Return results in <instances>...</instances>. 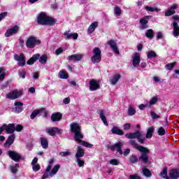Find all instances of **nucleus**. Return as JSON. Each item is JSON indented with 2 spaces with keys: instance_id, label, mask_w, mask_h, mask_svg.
Instances as JSON below:
<instances>
[{
  "instance_id": "nucleus-1",
  "label": "nucleus",
  "mask_w": 179,
  "mask_h": 179,
  "mask_svg": "<svg viewBox=\"0 0 179 179\" xmlns=\"http://www.w3.org/2000/svg\"><path fill=\"white\" fill-rule=\"evenodd\" d=\"M54 162H55V159L52 158L49 160V164L48 167L46 168L45 173L43 174L42 179H47L49 177H54L57 173H58V170H59L61 165L56 164L52 168V164H54ZM52 168V171L50 172V170Z\"/></svg>"
},
{
  "instance_id": "nucleus-2",
  "label": "nucleus",
  "mask_w": 179,
  "mask_h": 179,
  "mask_svg": "<svg viewBox=\"0 0 179 179\" xmlns=\"http://www.w3.org/2000/svg\"><path fill=\"white\" fill-rule=\"evenodd\" d=\"M125 145L124 141H119L118 143H115L114 145H108V149H110V150H117L120 155H124V156H128L131 152V150L127 148L122 152V146Z\"/></svg>"
},
{
  "instance_id": "nucleus-3",
  "label": "nucleus",
  "mask_w": 179,
  "mask_h": 179,
  "mask_svg": "<svg viewBox=\"0 0 179 179\" xmlns=\"http://www.w3.org/2000/svg\"><path fill=\"white\" fill-rule=\"evenodd\" d=\"M38 23L40 24H45L48 26H52L55 24V20L51 17L47 16L44 13H41L38 15Z\"/></svg>"
},
{
  "instance_id": "nucleus-4",
  "label": "nucleus",
  "mask_w": 179,
  "mask_h": 179,
  "mask_svg": "<svg viewBox=\"0 0 179 179\" xmlns=\"http://www.w3.org/2000/svg\"><path fill=\"white\" fill-rule=\"evenodd\" d=\"M125 137L127 138V139H137L139 143H145V134L139 130L134 133L126 134Z\"/></svg>"
},
{
  "instance_id": "nucleus-5",
  "label": "nucleus",
  "mask_w": 179,
  "mask_h": 179,
  "mask_svg": "<svg viewBox=\"0 0 179 179\" xmlns=\"http://www.w3.org/2000/svg\"><path fill=\"white\" fill-rule=\"evenodd\" d=\"M83 134H82V131H78L77 133H75L74 141L77 142L78 145H82L85 148H93V144H90L86 141H83Z\"/></svg>"
},
{
  "instance_id": "nucleus-6",
  "label": "nucleus",
  "mask_w": 179,
  "mask_h": 179,
  "mask_svg": "<svg viewBox=\"0 0 179 179\" xmlns=\"http://www.w3.org/2000/svg\"><path fill=\"white\" fill-rule=\"evenodd\" d=\"M138 151L141 153V155L138 158L139 162H142L143 163H148V162H149L148 155L150 153V150L146 147H140Z\"/></svg>"
},
{
  "instance_id": "nucleus-7",
  "label": "nucleus",
  "mask_w": 179,
  "mask_h": 179,
  "mask_svg": "<svg viewBox=\"0 0 179 179\" xmlns=\"http://www.w3.org/2000/svg\"><path fill=\"white\" fill-rule=\"evenodd\" d=\"M41 44V41L35 36H29L26 41V46L27 48H34L36 45Z\"/></svg>"
},
{
  "instance_id": "nucleus-8",
  "label": "nucleus",
  "mask_w": 179,
  "mask_h": 179,
  "mask_svg": "<svg viewBox=\"0 0 179 179\" xmlns=\"http://www.w3.org/2000/svg\"><path fill=\"white\" fill-rule=\"evenodd\" d=\"M8 156L13 160L14 162H20L22 160V155L19 154V152L15 151V150H9L7 152Z\"/></svg>"
},
{
  "instance_id": "nucleus-9",
  "label": "nucleus",
  "mask_w": 179,
  "mask_h": 179,
  "mask_svg": "<svg viewBox=\"0 0 179 179\" xmlns=\"http://www.w3.org/2000/svg\"><path fill=\"white\" fill-rule=\"evenodd\" d=\"M14 59L17 61V64L20 66H24L26 65V59L24 57V55L23 54H20V55H14Z\"/></svg>"
},
{
  "instance_id": "nucleus-10",
  "label": "nucleus",
  "mask_w": 179,
  "mask_h": 179,
  "mask_svg": "<svg viewBox=\"0 0 179 179\" xmlns=\"http://www.w3.org/2000/svg\"><path fill=\"white\" fill-rule=\"evenodd\" d=\"M19 25H15L8 29L5 34L6 37H10V36H13V34H17V33H19Z\"/></svg>"
},
{
  "instance_id": "nucleus-11",
  "label": "nucleus",
  "mask_w": 179,
  "mask_h": 179,
  "mask_svg": "<svg viewBox=\"0 0 179 179\" xmlns=\"http://www.w3.org/2000/svg\"><path fill=\"white\" fill-rule=\"evenodd\" d=\"M22 96V92L18 90L12 91L6 94V98L10 99V100H15L19 99Z\"/></svg>"
},
{
  "instance_id": "nucleus-12",
  "label": "nucleus",
  "mask_w": 179,
  "mask_h": 179,
  "mask_svg": "<svg viewBox=\"0 0 179 179\" xmlns=\"http://www.w3.org/2000/svg\"><path fill=\"white\" fill-rule=\"evenodd\" d=\"M46 132L50 136H55L56 134H62L63 131L58 127H51L46 129Z\"/></svg>"
},
{
  "instance_id": "nucleus-13",
  "label": "nucleus",
  "mask_w": 179,
  "mask_h": 179,
  "mask_svg": "<svg viewBox=\"0 0 179 179\" xmlns=\"http://www.w3.org/2000/svg\"><path fill=\"white\" fill-rule=\"evenodd\" d=\"M141 64V54L136 52L132 56V64L135 68H138Z\"/></svg>"
},
{
  "instance_id": "nucleus-14",
  "label": "nucleus",
  "mask_w": 179,
  "mask_h": 179,
  "mask_svg": "<svg viewBox=\"0 0 179 179\" xmlns=\"http://www.w3.org/2000/svg\"><path fill=\"white\" fill-rule=\"evenodd\" d=\"M98 89H100L99 82L96 80H91L90 81V90L93 92L94 90H98Z\"/></svg>"
},
{
  "instance_id": "nucleus-15",
  "label": "nucleus",
  "mask_w": 179,
  "mask_h": 179,
  "mask_svg": "<svg viewBox=\"0 0 179 179\" xmlns=\"http://www.w3.org/2000/svg\"><path fill=\"white\" fill-rule=\"evenodd\" d=\"M108 44L112 48L113 51H114L115 54H120V50H118V47H117V42H115V41H108Z\"/></svg>"
},
{
  "instance_id": "nucleus-16",
  "label": "nucleus",
  "mask_w": 179,
  "mask_h": 179,
  "mask_svg": "<svg viewBox=\"0 0 179 179\" xmlns=\"http://www.w3.org/2000/svg\"><path fill=\"white\" fill-rule=\"evenodd\" d=\"M3 129L7 134H13L15 132V124H9L8 125L3 124Z\"/></svg>"
},
{
  "instance_id": "nucleus-17",
  "label": "nucleus",
  "mask_w": 179,
  "mask_h": 179,
  "mask_svg": "<svg viewBox=\"0 0 179 179\" xmlns=\"http://www.w3.org/2000/svg\"><path fill=\"white\" fill-rule=\"evenodd\" d=\"M13 142H15V134H11L4 143V148H10L13 145Z\"/></svg>"
},
{
  "instance_id": "nucleus-18",
  "label": "nucleus",
  "mask_w": 179,
  "mask_h": 179,
  "mask_svg": "<svg viewBox=\"0 0 179 179\" xmlns=\"http://www.w3.org/2000/svg\"><path fill=\"white\" fill-rule=\"evenodd\" d=\"M82 58H83V55H80V54L72 55L69 57V61H73V62H76L78 61H81Z\"/></svg>"
},
{
  "instance_id": "nucleus-19",
  "label": "nucleus",
  "mask_w": 179,
  "mask_h": 179,
  "mask_svg": "<svg viewBox=\"0 0 179 179\" xmlns=\"http://www.w3.org/2000/svg\"><path fill=\"white\" fill-rule=\"evenodd\" d=\"M98 114H99V117L101 120V121H103L104 125H106V127H108V122H107V118L106 117V113L104 112V110H101L98 112Z\"/></svg>"
},
{
  "instance_id": "nucleus-20",
  "label": "nucleus",
  "mask_w": 179,
  "mask_h": 179,
  "mask_svg": "<svg viewBox=\"0 0 179 179\" xmlns=\"http://www.w3.org/2000/svg\"><path fill=\"white\" fill-rule=\"evenodd\" d=\"M153 132H155V127H150L147 129V133L145 136V141L147 139H150L153 136Z\"/></svg>"
},
{
  "instance_id": "nucleus-21",
  "label": "nucleus",
  "mask_w": 179,
  "mask_h": 179,
  "mask_svg": "<svg viewBox=\"0 0 179 179\" xmlns=\"http://www.w3.org/2000/svg\"><path fill=\"white\" fill-rule=\"evenodd\" d=\"M70 127L71 131L73 134H76L77 132L80 131V126L78 123H72Z\"/></svg>"
},
{
  "instance_id": "nucleus-22",
  "label": "nucleus",
  "mask_w": 179,
  "mask_h": 179,
  "mask_svg": "<svg viewBox=\"0 0 179 179\" xmlns=\"http://www.w3.org/2000/svg\"><path fill=\"white\" fill-rule=\"evenodd\" d=\"M148 19H149V16H145L140 20L141 29L142 30L148 29Z\"/></svg>"
},
{
  "instance_id": "nucleus-23",
  "label": "nucleus",
  "mask_w": 179,
  "mask_h": 179,
  "mask_svg": "<svg viewBox=\"0 0 179 179\" xmlns=\"http://www.w3.org/2000/svg\"><path fill=\"white\" fill-rule=\"evenodd\" d=\"M85 156V150L80 146L77 148V152L76 154V159H80Z\"/></svg>"
},
{
  "instance_id": "nucleus-24",
  "label": "nucleus",
  "mask_w": 179,
  "mask_h": 179,
  "mask_svg": "<svg viewBox=\"0 0 179 179\" xmlns=\"http://www.w3.org/2000/svg\"><path fill=\"white\" fill-rule=\"evenodd\" d=\"M51 120L53 122L61 121L62 120V114L59 113H53L51 116Z\"/></svg>"
},
{
  "instance_id": "nucleus-25",
  "label": "nucleus",
  "mask_w": 179,
  "mask_h": 179,
  "mask_svg": "<svg viewBox=\"0 0 179 179\" xmlns=\"http://www.w3.org/2000/svg\"><path fill=\"white\" fill-rule=\"evenodd\" d=\"M40 58V54H36L32 56L27 62V65H33L37 59Z\"/></svg>"
},
{
  "instance_id": "nucleus-26",
  "label": "nucleus",
  "mask_w": 179,
  "mask_h": 179,
  "mask_svg": "<svg viewBox=\"0 0 179 179\" xmlns=\"http://www.w3.org/2000/svg\"><path fill=\"white\" fill-rule=\"evenodd\" d=\"M169 177L171 179H178L179 178V169H173L169 173Z\"/></svg>"
},
{
  "instance_id": "nucleus-27",
  "label": "nucleus",
  "mask_w": 179,
  "mask_h": 179,
  "mask_svg": "<svg viewBox=\"0 0 179 179\" xmlns=\"http://www.w3.org/2000/svg\"><path fill=\"white\" fill-rule=\"evenodd\" d=\"M173 35L174 37H178L179 36V26L178 23L173 22Z\"/></svg>"
},
{
  "instance_id": "nucleus-28",
  "label": "nucleus",
  "mask_w": 179,
  "mask_h": 179,
  "mask_svg": "<svg viewBox=\"0 0 179 179\" xmlns=\"http://www.w3.org/2000/svg\"><path fill=\"white\" fill-rule=\"evenodd\" d=\"M14 105L15 106V113H19L23 111V103L22 102L15 101Z\"/></svg>"
},
{
  "instance_id": "nucleus-29",
  "label": "nucleus",
  "mask_w": 179,
  "mask_h": 179,
  "mask_svg": "<svg viewBox=\"0 0 179 179\" xmlns=\"http://www.w3.org/2000/svg\"><path fill=\"white\" fill-rule=\"evenodd\" d=\"M99 26V22H94L92 24H91L88 28L87 33L89 34H92L94 30H96V27Z\"/></svg>"
},
{
  "instance_id": "nucleus-30",
  "label": "nucleus",
  "mask_w": 179,
  "mask_h": 179,
  "mask_svg": "<svg viewBox=\"0 0 179 179\" xmlns=\"http://www.w3.org/2000/svg\"><path fill=\"white\" fill-rule=\"evenodd\" d=\"M120 78L121 76L120 74H115L114 76L111 77L110 79V85H116Z\"/></svg>"
},
{
  "instance_id": "nucleus-31",
  "label": "nucleus",
  "mask_w": 179,
  "mask_h": 179,
  "mask_svg": "<svg viewBox=\"0 0 179 179\" xmlns=\"http://www.w3.org/2000/svg\"><path fill=\"white\" fill-rule=\"evenodd\" d=\"M64 36H65V37H66V38H73V40H76L78 37V35L77 33L71 34L68 31L64 32Z\"/></svg>"
},
{
  "instance_id": "nucleus-32",
  "label": "nucleus",
  "mask_w": 179,
  "mask_h": 179,
  "mask_svg": "<svg viewBox=\"0 0 179 179\" xmlns=\"http://www.w3.org/2000/svg\"><path fill=\"white\" fill-rule=\"evenodd\" d=\"M112 134H114L115 135H124V131L120 129L117 127H114L111 129Z\"/></svg>"
},
{
  "instance_id": "nucleus-33",
  "label": "nucleus",
  "mask_w": 179,
  "mask_h": 179,
  "mask_svg": "<svg viewBox=\"0 0 179 179\" xmlns=\"http://www.w3.org/2000/svg\"><path fill=\"white\" fill-rule=\"evenodd\" d=\"M143 176H145V177L147 178L152 177V172L150 171V170L145 166L143 167Z\"/></svg>"
},
{
  "instance_id": "nucleus-34",
  "label": "nucleus",
  "mask_w": 179,
  "mask_h": 179,
  "mask_svg": "<svg viewBox=\"0 0 179 179\" xmlns=\"http://www.w3.org/2000/svg\"><path fill=\"white\" fill-rule=\"evenodd\" d=\"M41 144L43 149H47L48 148V141L43 137L41 138Z\"/></svg>"
},
{
  "instance_id": "nucleus-35",
  "label": "nucleus",
  "mask_w": 179,
  "mask_h": 179,
  "mask_svg": "<svg viewBox=\"0 0 179 179\" xmlns=\"http://www.w3.org/2000/svg\"><path fill=\"white\" fill-rule=\"evenodd\" d=\"M144 8L147 12H160V8H154L148 6H145Z\"/></svg>"
},
{
  "instance_id": "nucleus-36",
  "label": "nucleus",
  "mask_w": 179,
  "mask_h": 179,
  "mask_svg": "<svg viewBox=\"0 0 179 179\" xmlns=\"http://www.w3.org/2000/svg\"><path fill=\"white\" fill-rule=\"evenodd\" d=\"M42 111H43V109H38V110H34L30 115L31 120H34V117H37V115H38V114H40V113H41Z\"/></svg>"
},
{
  "instance_id": "nucleus-37",
  "label": "nucleus",
  "mask_w": 179,
  "mask_h": 179,
  "mask_svg": "<svg viewBox=\"0 0 179 179\" xmlns=\"http://www.w3.org/2000/svg\"><path fill=\"white\" fill-rule=\"evenodd\" d=\"M59 78L60 79H68L69 76L66 71H60L59 72Z\"/></svg>"
},
{
  "instance_id": "nucleus-38",
  "label": "nucleus",
  "mask_w": 179,
  "mask_h": 179,
  "mask_svg": "<svg viewBox=\"0 0 179 179\" xmlns=\"http://www.w3.org/2000/svg\"><path fill=\"white\" fill-rule=\"evenodd\" d=\"M147 57L149 58V59H152V58H156L157 57V55H156V52L153 50H150L147 52Z\"/></svg>"
},
{
  "instance_id": "nucleus-39",
  "label": "nucleus",
  "mask_w": 179,
  "mask_h": 179,
  "mask_svg": "<svg viewBox=\"0 0 179 179\" xmlns=\"http://www.w3.org/2000/svg\"><path fill=\"white\" fill-rule=\"evenodd\" d=\"M127 114L129 116L135 115V114H136V110L130 106L128 108Z\"/></svg>"
},
{
  "instance_id": "nucleus-40",
  "label": "nucleus",
  "mask_w": 179,
  "mask_h": 179,
  "mask_svg": "<svg viewBox=\"0 0 179 179\" xmlns=\"http://www.w3.org/2000/svg\"><path fill=\"white\" fill-rule=\"evenodd\" d=\"M92 62L96 64V62H100L101 61V56L94 55L91 58Z\"/></svg>"
},
{
  "instance_id": "nucleus-41",
  "label": "nucleus",
  "mask_w": 179,
  "mask_h": 179,
  "mask_svg": "<svg viewBox=\"0 0 179 179\" xmlns=\"http://www.w3.org/2000/svg\"><path fill=\"white\" fill-rule=\"evenodd\" d=\"M145 36L148 38H153L155 37V33L152 29H148L145 33Z\"/></svg>"
},
{
  "instance_id": "nucleus-42",
  "label": "nucleus",
  "mask_w": 179,
  "mask_h": 179,
  "mask_svg": "<svg viewBox=\"0 0 179 179\" xmlns=\"http://www.w3.org/2000/svg\"><path fill=\"white\" fill-rule=\"evenodd\" d=\"M176 64H177L176 62L168 64L165 66V69H166V71H172L173 68L176 66Z\"/></svg>"
},
{
  "instance_id": "nucleus-43",
  "label": "nucleus",
  "mask_w": 179,
  "mask_h": 179,
  "mask_svg": "<svg viewBox=\"0 0 179 179\" xmlns=\"http://www.w3.org/2000/svg\"><path fill=\"white\" fill-rule=\"evenodd\" d=\"M47 59H48L47 55H43L40 57L39 62L40 64H43V65H45V64H47Z\"/></svg>"
},
{
  "instance_id": "nucleus-44",
  "label": "nucleus",
  "mask_w": 179,
  "mask_h": 179,
  "mask_svg": "<svg viewBox=\"0 0 179 179\" xmlns=\"http://www.w3.org/2000/svg\"><path fill=\"white\" fill-rule=\"evenodd\" d=\"M114 13L116 15V16H121V13H122V11L121 10V8L118 6H115L114 8Z\"/></svg>"
},
{
  "instance_id": "nucleus-45",
  "label": "nucleus",
  "mask_w": 179,
  "mask_h": 179,
  "mask_svg": "<svg viewBox=\"0 0 179 179\" xmlns=\"http://www.w3.org/2000/svg\"><path fill=\"white\" fill-rule=\"evenodd\" d=\"M130 145L134 146L137 150H139L140 148H143V146L138 145L135 140L130 141Z\"/></svg>"
},
{
  "instance_id": "nucleus-46",
  "label": "nucleus",
  "mask_w": 179,
  "mask_h": 179,
  "mask_svg": "<svg viewBox=\"0 0 179 179\" xmlns=\"http://www.w3.org/2000/svg\"><path fill=\"white\" fill-rule=\"evenodd\" d=\"M19 164H16L15 166H10V169L11 171V173H17V169H19Z\"/></svg>"
},
{
  "instance_id": "nucleus-47",
  "label": "nucleus",
  "mask_w": 179,
  "mask_h": 179,
  "mask_svg": "<svg viewBox=\"0 0 179 179\" xmlns=\"http://www.w3.org/2000/svg\"><path fill=\"white\" fill-rule=\"evenodd\" d=\"M156 103H157V97L155 96L150 100V102L148 103V107H152V106H153V104H156Z\"/></svg>"
},
{
  "instance_id": "nucleus-48",
  "label": "nucleus",
  "mask_w": 179,
  "mask_h": 179,
  "mask_svg": "<svg viewBox=\"0 0 179 179\" xmlns=\"http://www.w3.org/2000/svg\"><path fill=\"white\" fill-rule=\"evenodd\" d=\"M92 52L94 53V55L101 57V50H100V48H95L92 50Z\"/></svg>"
},
{
  "instance_id": "nucleus-49",
  "label": "nucleus",
  "mask_w": 179,
  "mask_h": 179,
  "mask_svg": "<svg viewBox=\"0 0 179 179\" xmlns=\"http://www.w3.org/2000/svg\"><path fill=\"white\" fill-rule=\"evenodd\" d=\"M22 130H23V126L20 124H14V131H16L17 132H21V131Z\"/></svg>"
},
{
  "instance_id": "nucleus-50",
  "label": "nucleus",
  "mask_w": 179,
  "mask_h": 179,
  "mask_svg": "<svg viewBox=\"0 0 179 179\" xmlns=\"http://www.w3.org/2000/svg\"><path fill=\"white\" fill-rule=\"evenodd\" d=\"M157 134L160 136H163L164 135H166V130L163 127H159L157 130Z\"/></svg>"
},
{
  "instance_id": "nucleus-51",
  "label": "nucleus",
  "mask_w": 179,
  "mask_h": 179,
  "mask_svg": "<svg viewBox=\"0 0 179 179\" xmlns=\"http://www.w3.org/2000/svg\"><path fill=\"white\" fill-rule=\"evenodd\" d=\"M176 13V10L169 8L165 12V16H171Z\"/></svg>"
},
{
  "instance_id": "nucleus-52",
  "label": "nucleus",
  "mask_w": 179,
  "mask_h": 179,
  "mask_svg": "<svg viewBox=\"0 0 179 179\" xmlns=\"http://www.w3.org/2000/svg\"><path fill=\"white\" fill-rule=\"evenodd\" d=\"M110 164L112 166H118L120 164V161L117 159H113L109 161Z\"/></svg>"
},
{
  "instance_id": "nucleus-53",
  "label": "nucleus",
  "mask_w": 179,
  "mask_h": 179,
  "mask_svg": "<svg viewBox=\"0 0 179 179\" xmlns=\"http://www.w3.org/2000/svg\"><path fill=\"white\" fill-rule=\"evenodd\" d=\"M61 157H68V156H71V153L69 151H66V152H61L59 154Z\"/></svg>"
},
{
  "instance_id": "nucleus-54",
  "label": "nucleus",
  "mask_w": 179,
  "mask_h": 179,
  "mask_svg": "<svg viewBox=\"0 0 179 179\" xmlns=\"http://www.w3.org/2000/svg\"><path fill=\"white\" fill-rule=\"evenodd\" d=\"M160 177L166 178L167 177V168H164L163 171L159 173Z\"/></svg>"
},
{
  "instance_id": "nucleus-55",
  "label": "nucleus",
  "mask_w": 179,
  "mask_h": 179,
  "mask_svg": "<svg viewBox=\"0 0 179 179\" xmlns=\"http://www.w3.org/2000/svg\"><path fill=\"white\" fill-rule=\"evenodd\" d=\"M138 162V158L136 157V156L135 155H131L130 157V163H132L133 164H134L135 163H136Z\"/></svg>"
},
{
  "instance_id": "nucleus-56",
  "label": "nucleus",
  "mask_w": 179,
  "mask_h": 179,
  "mask_svg": "<svg viewBox=\"0 0 179 179\" xmlns=\"http://www.w3.org/2000/svg\"><path fill=\"white\" fill-rule=\"evenodd\" d=\"M20 78L24 79L26 78V71L24 70H21L18 72Z\"/></svg>"
},
{
  "instance_id": "nucleus-57",
  "label": "nucleus",
  "mask_w": 179,
  "mask_h": 179,
  "mask_svg": "<svg viewBox=\"0 0 179 179\" xmlns=\"http://www.w3.org/2000/svg\"><path fill=\"white\" fill-rule=\"evenodd\" d=\"M76 162L78 163L79 167H83V164H85V161L80 159V158H76Z\"/></svg>"
},
{
  "instance_id": "nucleus-58",
  "label": "nucleus",
  "mask_w": 179,
  "mask_h": 179,
  "mask_svg": "<svg viewBox=\"0 0 179 179\" xmlns=\"http://www.w3.org/2000/svg\"><path fill=\"white\" fill-rule=\"evenodd\" d=\"M123 129L124 131H129V129H131V124L126 123L123 125Z\"/></svg>"
},
{
  "instance_id": "nucleus-59",
  "label": "nucleus",
  "mask_w": 179,
  "mask_h": 179,
  "mask_svg": "<svg viewBox=\"0 0 179 179\" xmlns=\"http://www.w3.org/2000/svg\"><path fill=\"white\" fill-rule=\"evenodd\" d=\"M32 169L34 171H38V170H40L41 167L40 166V164H35V165H32Z\"/></svg>"
},
{
  "instance_id": "nucleus-60",
  "label": "nucleus",
  "mask_w": 179,
  "mask_h": 179,
  "mask_svg": "<svg viewBox=\"0 0 179 179\" xmlns=\"http://www.w3.org/2000/svg\"><path fill=\"white\" fill-rule=\"evenodd\" d=\"M150 114L153 120H156V118H160V116H159L157 113H155V111H151Z\"/></svg>"
},
{
  "instance_id": "nucleus-61",
  "label": "nucleus",
  "mask_w": 179,
  "mask_h": 179,
  "mask_svg": "<svg viewBox=\"0 0 179 179\" xmlns=\"http://www.w3.org/2000/svg\"><path fill=\"white\" fill-rule=\"evenodd\" d=\"M129 179H141V177L138 175H130Z\"/></svg>"
},
{
  "instance_id": "nucleus-62",
  "label": "nucleus",
  "mask_w": 179,
  "mask_h": 179,
  "mask_svg": "<svg viewBox=\"0 0 179 179\" xmlns=\"http://www.w3.org/2000/svg\"><path fill=\"white\" fill-rule=\"evenodd\" d=\"M63 103L64 104H69V103H71V99L69 97H67V98H65L64 100H63Z\"/></svg>"
},
{
  "instance_id": "nucleus-63",
  "label": "nucleus",
  "mask_w": 179,
  "mask_h": 179,
  "mask_svg": "<svg viewBox=\"0 0 179 179\" xmlns=\"http://www.w3.org/2000/svg\"><path fill=\"white\" fill-rule=\"evenodd\" d=\"M149 107V105H148V103L145 104H141L139 105L138 108H140V110H143V108H146Z\"/></svg>"
},
{
  "instance_id": "nucleus-64",
  "label": "nucleus",
  "mask_w": 179,
  "mask_h": 179,
  "mask_svg": "<svg viewBox=\"0 0 179 179\" xmlns=\"http://www.w3.org/2000/svg\"><path fill=\"white\" fill-rule=\"evenodd\" d=\"M6 15H8V13H6V12L1 13L0 14V22H1V20H2V19H3V17H5L6 16Z\"/></svg>"
}]
</instances>
